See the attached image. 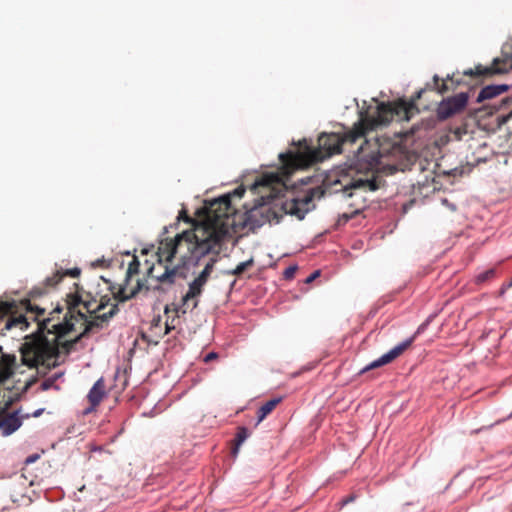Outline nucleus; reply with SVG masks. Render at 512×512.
<instances>
[{"mask_svg": "<svg viewBox=\"0 0 512 512\" xmlns=\"http://www.w3.org/2000/svg\"><path fill=\"white\" fill-rule=\"evenodd\" d=\"M511 69L512 56H507L504 58H495L490 66L476 65L474 69L465 70L463 76L470 77L475 84H478L494 75L508 73Z\"/></svg>", "mask_w": 512, "mask_h": 512, "instance_id": "6e6552de", "label": "nucleus"}, {"mask_svg": "<svg viewBox=\"0 0 512 512\" xmlns=\"http://www.w3.org/2000/svg\"><path fill=\"white\" fill-rule=\"evenodd\" d=\"M511 287H512V280H511L509 283H507V284H503V285L501 286V288H500V290H499V292H498V295H499L500 297H502V296L505 294V292H506L509 288H511Z\"/></svg>", "mask_w": 512, "mask_h": 512, "instance_id": "bb28decb", "label": "nucleus"}, {"mask_svg": "<svg viewBox=\"0 0 512 512\" xmlns=\"http://www.w3.org/2000/svg\"><path fill=\"white\" fill-rule=\"evenodd\" d=\"M167 333H169V328H165L161 317L158 316L151 321L147 332L143 334V339L150 344L157 345L160 339H162Z\"/></svg>", "mask_w": 512, "mask_h": 512, "instance_id": "ddd939ff", "label": "nucleus"}, {"mask_svg": "<svg viewBox=\"0 0 512 512\" xmlns=\"http://www.w3.org/2000/svg\"><path fill=\"white\" fill-rule=\"evenodd\" d=\"M218 357L217 353L210 352L204 357V362L208 363Z\"/></svg>", "mask_w": 512, "mask_h": 512, "instance_id": "c756f323", "label": "nucleus"}, {"mask_svg": "<svg viewBox=\"0 0 512 512\" xmlns=\"http://www.w3.org/2000/svg\"><path fill=\"white\" fill-rule=\"evenodd\" d=\"M355 498H356V497H355V495H353V494H352V495L347 496L346 498H344V499L340 502L341 507H343V506L347 505L348 503L353 502V501L355 500Z\"/></svg>", "mask_w": 512, "mask_h": 512, "instance_id": "cd10ccee", "label": "nucleus"}, {"mask_svg": "<svg viewBox=\"0 0 512 512\" xmlns=\"http://www.w3.org/2000/svg\"><path fill=\"white\" fill-rule=\"evenodd\" d=\"M106 394V385L104 379L99 378L90 391L88 392L87 399L90 403V407L85 410V414H88L95 410V408L101 403Z\"/></svg>", "mask_w": 512, "mask_h": 512, "instance_id": "4468645a", "label": "nucleus"}, {"mask_svg": "<svg viewBox=\"0 0 512 512\" xmlns=\"http://www.w3.org/2000/svg\"><path fill=\"white\" fill-rule=\"evenodd\" d=\"M38 458H39V455H37V454L30 455L29 457H27V458H26L25 463H26V464L33 463V462H35Z\"/></svg>", "mask_w": 512, "mask_h": 512, "instance_id": "2f4dec72", "label": "nucleus"}, {"mask_svg": "<svg viewBox=\"0 0 512 512\" xmlns=\"http://www.w3.org/2000/svg\"><path fill=\"white\" fill-rule=\"evenodd\" d=\"M251 263L252 260L240 263L239 265H237V267L233 270L232 273L235 275H240L246 270L247 266L251 265Z\"/></svg>", "mask_w": 512, "mask_h": 512, "instance_id": "393cba45", "label": "nucleus"}, {"mask_svg": "<svg viewBox=\"0 0 512 512\" xmlns=\"http://www.w3.org/2000/svg\"><path fill=\"white\" fill-rule=\"evenodd\" d=\"M21 426V420L16 413L8 414L0 420V430L4 436L15 432Z\"/></svg>", "mask_w": 512, "mask_h": 512, "instance_id": "2eb2a0df", "label": "nucleus"}, {"mask_svg": "<svg viewBox=\"0 0 512 512\" xmlns=\"http://www.w3.org/2000/svg\"><path fill=\"white\" fill-rule=\"evenodd\" d=\"M74 285L76 291L66 295L67 312L63 314V308L57 306L47 317L36 320V331L25 336L21 346L22 364L36 368L41 376L59 365L60 353H70L81 338L102 329L118 312L117 304H112L107 312L100 313L109 305V296Z\"/></svg>", "mask_w": 512, "mask_h": 512, "instance_id": "f257e3e1", "label": "nucleus"}, {"mask_svg": "<svg viewBox=\"0 0 512 512\" xmlns=\"http://www.w3.org/2000/svg\"><path fill=\"white\" fill-rule=\"evenodd\" d=\"M450 80L451 82H454L453 77H450L449 75L446 77V79L442 80V83L440 84V78L438 75H435L433 77L434 86L438 93L444 94L450 90L449 86L447 85V81Z\"/></svg>", "mask_w": 512, "mask_h": 512, "instance_id": "4be33fe9", "label": "nucleus"}, {"mask_svg": "<svg viewBox=\"0 0 512 512\" xmlns=\"http://www.w3.org/2000/svg\"><path fill=\"white\" fill-rule=\"evenodd\" d=\"M161 251L157 250L155 254V262L149 260L144 261L146 268V275L150 279L156 280L157 284L172 285L175 282L178 274L177 267H169V263L172 260H166L165 257H161Z\"/></svg>", "mask_w": 512, "mask_h": 512, "instance_id": "0eeeda50", "label": "nucleus"}, {"mask_svg": "<svg viewBox=\"0 0 512 512\" xmlns=\"http://www.w3.org/2000/svg\"><path fill=\"white\" fill-rule=\"evenodd\" d=\"M496 276V269L495 268H490L484 272H481L479 273L476 277H475V283L477 285H482L488 281H491L492 279H494Z\"/></svg>", "mask_w": 512, "mask_h": 512, "instance_id": "412c9836", "label": "nucleus"}, {"mask_svg": "<svg viewBox=\"0 0 512 512\" xmlns=\"http://www.w3.org/2000/svg\"><path fill=\"white\" fill-rule=\"evenodd\" d=\"M297 266H289L287 267L284 272H283V277L286 279V280H291L294 278L295 276V273L297 271Z\"/></svg>", "mask_w": 512, "mask_h": 512, "instance_id": "b1692460", "label": "nucleus"}, {"mask_svg": "<svg viewBox=\"0 0 512 512\" xmlns=\"http://www.w3.org/2000/svg\"><path fill=\"white\" fill-rule=\"evenodd\" d=\"M508 101V99H503L501 102L502 104H505Z\"/></svg>", "mask_w": 512, "mask_h": 512, "instance_id": "e433bc0d", "label": "nucleus"}, {"mask_svg": "<svg viewBox=\"0 0 512 512\" xmlns=\"http://www.w3.org/2000/svg\"><path fill=\"white\" fill-rule=\"evenodd\" d=\"M247 437L248 430L245 427H239L231 444V454L233 457L237 456L240 445L247 439Z\"/></svg>", "mask_w": 512, "mask_h": 512, "instance_id": "6ab92c4d", "label": "nucleus"}, {"mask_svg": "<svg viewBox=\"0 0 512 512\" xmlns=\"http://www.w3.org/2000/svg\"><path fill=\"white\" fill-rule=\"evenodd\" d=\"M179 219H183L185 220L186 222H192L191 218L187 215L186 211L185 210H182L180 211L179 213Z\"/></svg>", "mask_w": 512, "mask_h": 512, "instance_id": "7c9ffc66", "label": "nucleus"}, {"mask_svg": "<svg viewBox=\"0 0 512 512\" xmlns=\"http://www.w3.org/2000/svg\"><path fill=\"white\" fill-rule=\"evenodd\" d=\"M245 193V189L243 187H238L236 188L232 194H227V195H224L223 197L225 196H228L229 197V201H230V205H232L231 203V196H237L238 198H241ZM231 209H232V217L235 219V224L233 226L230 227L231 228H234L236 227L237 225H242L243 227H249V229H254V223L250 221V216L247 217V220L244 221L243 223H240L237 221V213H236V209L231 206Z\"/></svg>", "mask_w": 512, "mask_h": 512, "instance_id": "a211bd4d", "label": "nucleus"}, {"mask_svg": "<svg viewBox=\"0 0 512 512\" xmlns=\"http://www.w3.org/2000/svg\"><path fill=\"white\" fill-rule=\"evenodd\" d=\"M282 397H273L266 402H263L258 408V423L266 418L281 402Z\"/></svg>", "mask_w": 512, "mask_h": 512, "instance_id": "f3484780", "label": "nucleus"}, {"mask_svg": "<svg viewBox=\"0 0 512 512\" xmlns=\"http://www.w3.org/2000/svg\"><path fill=\"white\" fill-rule=\"evenodd\" d=\"M414 111H418L414 103L405 101L380 103L377 105L374 113L368 110L360 113V119L364 123L366 133L375 130L381 125H387L392 120L408 121Z\"/></svg>", "mask_w": 512, "mask_h": 512, "instance_id": "423d86ee", "label": "nucleus"}, {"mask_svg": "<svg viewBox=\"0 0 512 512\" xmlns=\"http://www.w3.org/2000/svg\"><path fill=\"white\" fill-rule=\"evenodd\" d=\"M364 142L357 148L356 161L347 169V175L351 176L349 182L344 185L347 189H362L364 191H376L380 188L383 179L376 174L381 158L388 156L392 150L397 149L396 145L387 139L381 141L377 138L370 143L366 137Z\"/></svg>", "mask_w": 512, "mask_h": 512, "instance_id": "39448f33", "label": "nucleus"}, {"mask_svg": "<svg viewBox=\"0 0 512 512\" xmlns=\"http://www.w3.org/2000/svg\"><path fill=\"white\" fill-rule=\"evenodd\" d=\"M415 336H412L409 339H406L405 341L399 343L394 348H392L390 351L382 355L379 359L371 362L368 366H366L361 372H366L371 369H375L378 367H381L383 365L391 363L393 360L398 358L400 355H402L414 342Z\"/></svg>", "mask_w": 512, "mask_h": 512, "instance_id": "f8f14e48", "label": "nucleus"}, {"mask_svg": "<svg viewBox=\"0 0 512 512\" xmlns=\"http://www.w3.org/2000/svg\"><path fill=\"white\" fill-rule=\"evenodd\" d=\"M63 375V373H55L54 375H52L51 377H48L46 378L42 383H41V389L43 391H46V390H49L50 388L52 387H55L56 389H59L58 386H55V382Z\"/></svg>", "mask_w": 512, "mask_h": 512, "instance_id": "5701e85b", "label": "nucleus"}, {"mask_svg": "<svg viewBox=\"0 0 512 512\" xmlns=\"http://www.w3.org/2000/svg\"><path fill=\"white\" fill-rule=\"evenodd\" d=\"M424 92H425V90H424V89H422V90L418 91V92L416 93L415 99H420V98H421V96H422V94H423Z\"/></svg>", "mask_w": 512, "mask_h": 512, "instance_id": "72a5a7b5", "label": "nucleus"}, {"mask_svg": "<svg viewBox=\"0 0 512 512\" xmlns=\"http://www.w3.org/2000/svg\"><path fill=\"white\" fill-rule=\"evenodd\" d=\"M13 373H14V371H13L12 367L10 365H8L6 368L5 377H10Z\"/></svg>", "mask_w": 512, "mask_h": 512, "instance_id": "473e14b6", "label": "nucleus"}, {"mask_svg": "<svg viewBox=\"0 0 512 512\" xmlns=\"http://www.w3.org/2000/svg\"><path fill=\"white\" fill-rule=\"evenodd\" d=\"M79 268L57 271L45 281L33 287L28 297L22 300L0 298V335L12 330L26 331L31 321L39 320L45 314V308L36 303V300L45 296L54 289L64 276L76 278L80 275Z\"/></svg>", "mask_w": 512, "mask_h": 512, "instance_id": "20e7f679", "label": "nucleus"}, {"mask_svg": "<svg viewBox=\"0 0 512 512\" xmlns=\"http://www.w3.org/2000/svg\"><path fill=\"white\" fill-rule=\"evenodd\" d=\"M249 189L251 191H256V181H254L253 183L250 184Z\"/></svg>", "mask_w": 512, "mask_h": 512, "instance_id": "f704fd0d", "label": "nucleus"}, {"mask_svg": "<svg viewBox=\"0 0 512 512\" xmlns=\"http://www.w3.org/2000/svg\"><path fill=\"white\" fill-rule=\"evenodd\" d=\"M508 90V85H487L481 89L477 96V102H483L487 99H492Z\"/></svg>", "mask_w": 512, "mask_h": 512, "instance_id": "dca6fc26", "label": "nucleus"}, {"mask_svg": "<svg viewBox=\"0 0 512 512\" xmlns=\"http://www.w3.org/2000/svg\"><path fill=\"white\" fill-rule=\"evenodd\" d=\"M511 117V114L508 115H498L495 118L497 128H500L503 124H505Z\"/></svg>", "mask_w": 512, "mask_h": 512, "instance_id": "a878e982", "label": "nucleus"}, {"mask_svg": "<svg viewBox=\"0 0 512 512\" xmlns=\"http://www.w3.org/2000/svg\"><path fill=\"white\" fill-rule=\"evenodd\" d=\"M229 197H219L205 207L203 218L193 224L192 230L178 234L174 239L166 238L159 243L161 257L173 260L177 255L184 264L213 253L218 255L230 227L235 224Z\"/></svg>", "mask_w": 512, "mask_h": 512, "instance_id": "7ed1b4c3", "label": "nucleus"}, {"mask_svg": "<svg viewBox=\"0 0 512 512\" xmlns=\"http://www.w3.org/2000/svg\"><path fill=\"white\" fill-rule=\"evenodd\" d=\"M367 136L364 123L359 118L353 127L344 133H322L318 137V148L313 149L304 138L293 142L295 150L279 154L281 166L275 171L258 176V227L266 223H279L287 214L304 219L313 200V194L303 197L295 195L289 187L294 171L340 154L344 146H353Z\"/></svg>", "mask_w": 512, "mask_h": 512, "instance_id": "f03ea898", "label": "nucleus"}, {"mask_svg": "<svg viewBox=\"0 0 512 512\" xmlns=\"http://www.w3.org/2000/svg\"><path fill=\"white\" fill-rule=\"evenodd\" d=\"M140 262L136 256H133L131 262L128 265L126 271L125 281L119 286L117 291H112L114 298L119 302H124L134 297L143 287V283L140 280L136 281L134 287H130L133 276L139 273Z\"/></svg>", "mask_w": 512, "mask_h": 512, "instance_id": "1a4fd4ad", "label": "nucleus"}, {"mask_svg": "<svg viewBox=\"0 0 512 512\" xmlns=\"http://www.w3.org/2000/svg\"><path fill=\"white\" fill-rule=\"evenodd\" d=\"M468 94L461 92L454 96L443 99L437 107V117L439 120H446L456 114L461 113L467 106Z\"/></svg>", "mask_w": 512, "mask_h": 512, "instance_id": "9d476101", "label": "nucleus"}, {"mask_svg": "<svg viewBox=\"0 0 512 512\" xmlns=\"http://www.w3.org/2000/svg\"><path fill=\"white\" fill-rule=\"evenodd\" d=\"M320 275V271H314L310 276H308L305 280L306 283H311Z\"/></svg>", "mask_w": 512, "mask_h": 512, "instance_id": "c85d7f7f", "label": "nucleus"}, {"mask_svg": "<svg viewBox=\"0 0 512 512\" xmlns=\"http://www.w3.org/2000/svg\"><path fill=\"white\" fill-rule=\"evenodd\" d=\"M461 83H462V81H461V80H456V81H455V85H456V86L460 85Z\"/></svg>", "mask_w": 512, "mask_h": 512, "instance_id": "c9c22d12", "label": "nucleus"}, {"mask_svg": "<svg viewBox=\"0 0 512 512\" xmlns=\"http://www.w3.org/2000/svg\"><path fill=\"white\" fill-rule=\"evenodd\" d=\"M216 256L217 255L214 254V256L209 259V261L205 264L204 269L201 271L198 277L195 278L192 283H190L188 292L183 297V300L185 302L188 301L189 299L196 298L202 293V288L207 283L213 271L214 264L217 261Z\"/></svg>", "mask_w": 512, "mask_h": 512, "instance_id": "9b49d317", "label": "nucleus"}, {"mask_svg": "<svg viewBox=\"0 0 512 512\" xmlns=\"http://www.w3.org/2000/svg\"><path fill=\"white\" fill-rule=\"evenodd\" d=\"M165 315L167 316V319L163 322V325L165 328H169V332L176 328V322L179 321L177 311L176 310H170L168 306L165 307Z\"/></svg>", "mask_w": 512, "mask_h": 512, "instance_id": "aec40b11", "label": "nucleus"}]
</instances>
